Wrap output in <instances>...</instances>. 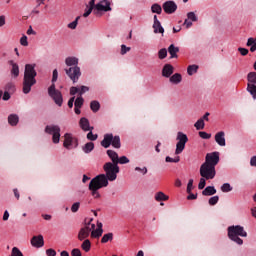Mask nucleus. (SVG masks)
Listing matches in <instances>:
<instances>
[{
    "label": "nucleus",
    "mask_w": 256,
    "mask_h": 256,
    "mask_svg": "<svg viewBox=\"0 0 256 256\" xmlns=\"http://www.w3.org/2000/svg\"><path fill=\"white\" fill-rule=\"evenodd\" d=\"M107 155L110 157L112 164L117 165V161L119 160V154L113 150H107Z\"/></svg>",
    "instance_id": "obj_22"
},
{
    "label": "nucleus",
    "mask_w": 256,
    "mask_h": 256,
    "mask_svg": "<svg viewBox=\"0 0 256 256\" xmlns=\"http://www.w3.org/2000/svg\"><path fill=\"white\" fill-rule=\"evenodd\" d=\"M182 76L179 73H176L170 77V83H174V85H179L182 81Z\"/></svg>",
    "instance_id": "obj_27"
},
{
    "label": "nucleus",
    "mask_w": 256,
    "mask_h": 256,
    "mask_svg": "<svg viewBox=\"0 0 256 256\" xmlns=\"http://www.w3.org/2000/svg\"><path fill=\"white\" fill-rule=\"evenodd\" d=\"M199 137H201V139H211V134H209L207 132L200 131Z\"/></svg>",
    "instance_id": "obj_51"
},
{
    "label": "nucleus",
    "mask_w": 256,
    "mask_h": 256,
    "mask_svg": "<svg viewBox=\"0 0 256 256\" xmlns=\"http://www.w3.org/2000/svg\"><path fill=\"white\" fill-rule=\"evenodd\" d=\"M221 191L223 193H229V191H233V187H231V184L229 183H224L222 186H221Z\"/></svg>",
    "instance_id": "obj_41"
},
{
    "label": "nucleus",
    "mask_w": 256,
    "mask_h": 256,
    "mask_svg": "<svg viewBox=\"0 0 256 256\" xmlns=\"http://www.w3.org/2000/svg\"><path fill=\"white\" fill-rule=\"evenodd\" d=\"M192 191H193V179H190L187 185V193H191Z\"/></svg>",
    "instance_id": "obj_56"
},
{
    "label": "nucleus",
    "mask_w": 256,
    "mask_h": 256,
    "mask_svg": "<svg viewBox=\"0 0 256 256\" xmlns=\"http://www.w3.org/2000/svg\"><path fill=\"white\" fill-rule=\"evenodd\" d=\"M46 133L52 136L53 143H59L61 139V128L58 125H48L45 128Z\"/></svg>",
    "instance_id": "obj_10"
},
{
    "label": "nucleus",
    "mask_w": 256,
    "mask_h": 256,
    "mask_svg": "<svg viewBox=\"0 0 256 256\" xmlns=\"http://www.w3.org/2000/svg\"><path fill=\"white\" fill-rule=\"evenodd\" d=\"M79 125L82 131H93V127L89 125V120L85 117L80 119Z\"/></svg>",
    "instance_id": "obj_17"
},
{
    "label": "nucleus",
    "mask_w": 256,
    "mask_h": 256,
    "mask_svg": "<svg viewBox=\"0 0 256 256\" xmlns=\"http://www.w3.org/2000/svg\"><path fill=\"white\" fill-rule=\"evenodd\" d=\"M238 51L241 55H243V57L249 54V50L247 48H238Z\"/></svg>",
    "instance_id": "obj_58"
},
{
    "label": "nucleus",
    "mask_w": 256,
    "mask_h": 256,
    "mask_svg": "<svg viewBox=\"0 0 256 256\" xmlns=\"http://www.w3.org/2000/svg\"><path fill=\"white\" fill-rule=\"evenodd\" d=\"M219 203V196H213L209 199V205H217Z\"/></svg>",
    "instance_id": "obj_49"
},
{
    "label": "nucleus",
    "mask_w": 256,
    "mask_h": 256,
    "mask_svg": "<svg viewBox=\"0 0 256 256\" xmlns=\"http://www.w3.org/2000/svg\"><path fill=\"white\" fill-rule=\"evenodd\" d=\"M90 108L93 111V113H97V111H99V109H101V104H99L98 101H92L90 103Z\"/></svg>",
    "instance_id": "obj_37"
},
{
    "label": "nucleus",
    "mask_w": 256,
    "mask_h": 256,
    "mask_svg": "<svg viewBox=\"0 0 256 256\" xmlns=\"http://www.w3.org/2000/svg\"><path fill=\"white\" fill-rule=\"evenodd\" d=\"M247 91L256 99V84H247Z\"/></svg>",
    "instance_id": "obj_33"
},
{
    "label": "nucleus",
    "mask_w": 256,
    "mask_h": 256,
    "mask_svg": "<svg viewBox=\"0 0 256 256\" xmlns=\"http://www.w3.org/2000/svg\"><path fill=\"white\" fill-rule=\"evenodd\" d=\"M127 163H129V158H127V156H122V157L118 158L116 165H118V164L127 165Z\"/></svg>",
    "instance_id": "obj_42"
},
{
    "label": "nucleus",
    "mask_w": 256,
    "mask_h": 256,
    "mask_svg": "<svg viewBox=\"0 0 256 256\" xmlns=\"http://www.w3.org/2000/svg\"><path fill=\"white\" fill-rule=\"evenodd\" d=\"M154 33H165V29L161 26V22L157 19V15H154V24H153Z\"/></svg>",
    "instance_id": "obj_20"
},
{
    "label": "nucleus",
    "mask_w": 256,
    "mask_h": 256,
    "mask_svg": "<svg viewBox=\"0 0 256 256\" xmlns=\"http://www.w3.org/2000/svg\"><path fill=\"white\" fill-rule=\"evenodd\" d=\"M8 123L9 125L15 126L19 123V116L15 115V114H11L8 117Z\"/></svg>",
    "instance_id": "obj_31"
},
{
    "label": "nucleus",
    "mask_w": 256,
    "mask_h": 256,
    "mask_svg": "<svg viewBox=\"0 0 256 256\" xmlns=\"http://www.w3.org/2000/svg\"><path fill=\"white\" fill-rule=\"evenodd\" d=\"M92 12H93V7H90L84 12L83 17H89V15H91Z\"/></svg>",
    "instance_id": "obj_60"
},
{
    "label": "nucleus",
    "mask_w": 256,
    "mask_h": 256,
    "mask_svg": "<svg viewBox=\"0 0 256 256\" xmlns=\"http://www.w3.org/2000/svg\"><path fill=\"white\" fill-rule=\"evenodd\" d=\"M59 77V72L57 69L53 70L52 75V85L48 88V95L53 99L54 103L61 107L63 105V94H61V91L55 89V82L57 81V78Z\"/></svg>",
    "instance_id": "obj_4"
},
{
    "label": "nucleus",
    "mask_w": 256,
    "mask_h": 256,
    "mask_svg": "<svg viewBox=\"0 0 256 256\" xmlns=\"http://www.w3.org/2000/svg\"><path fill=\"white\" fill-rule=\"evenodd\" d=\"M135 171H139L140 173H142V175H147V167H136Z\"/></svg>",
    "instance_id": "obj_57"
},
{
    "label": "nucleus",
    "mask_w": 256,
    "mask_h": 256,
    "mask_svg": "<svg viewBox=\"0 0 256 256\" xmlns=\"http://www.w3.org/2000/svg\"><path fill=\"white\" fill-rule=\"evenodd\" d=\"M87 91H89V87L87 86H81L79 87H71L70 88V95H77V93H79L80 97L81 95L87 93Z\"/></svg>",
    "instance_id": "obj_16"
},
{
    "label": "nucleus",
    "mask_w": 256,
    "mask_h": 256,
    "mask_svg": "<svg viewBox=\"0 0 256 256\" xmlns=\"http://www.w3.org/2000/svg\"><path fill=\"white\" fill-rule=\"evenodd\" d=\"M90 132L87 134V139L89 141H97V134H93V130H89Z\"/></svg>",
    "instance_id": "obj_46"
},
{
    "label": "nucleus",
    "mask_w": 256,
    "mask_h": 256,
    "mask_svg": "<svg viewBox=\"0 0 256 256\" xmlns=\"http://www.w3.org/2000/svg\"><path fill=\"white\" fill-rule=\"evenodd\" d=\"M71 256H83V255L81 254V250L79 248H74L71 251Z\"/></svg>",
    "instance_id": "obj_54"
},
{
    "label": "nucleus",
    "mask_w": 256,
    "mask_h": 256,
    "mask_svg": "<svg viewBox=\"0 0 256 256\" xmlns=\"http://www.w3.org/2000/svg\"><path fill=\"white\" fill-rule=\"evenodd\" d=\"M187 18H188L189 21H197V15H195L194 12H189L187 14Z\"/></svg>",
    "instance_id": "obj_52"
},
{
    "label": "nucleus",
    "mask_w": 256,
    "mask_h": 256,
    "mask_svg": "<svg viewBox=\"0 0 256 256\" xmlns=\"http://www.w3.org/2000/svg\"><path fill=\"white\" fill-rule=\"evenodd\" d=\"M80 205H81V204H80L79 202L74 203V204L72 205V207H71L72 213H77V212L79 211Z\"/></svg>",
    "instance_id": "obj_53"
},
{
    "label": "nucleus",
    "mask_w": 256,
    "mask_h": 256,
    "mask_svg": "<svg viewBox=\"0 0 256 256\" xmlns=\"http://www.w3.org/2000/svg\"><path fill=\"white\" fill-rule=\"evenodd\" d=\"M215 193H217V190L215 189V187L213 186H207L203 192L202 195H204L205 197H209L211 195H215Z\"/></svg>",
    "instance_id": "obj_25"
},
{
    "label": "nucleus",
    "mask_w": 256,
    "mask_h": 256,
    "mask_svg": "<svg viewBox=\"0 0 256 256\" xmlns=\"http://www.w3.org/2000/svg\"><path fill=\"white\" fill-rule=\"evenodd\" d=\"M37 64H26L24 70V79H23V93L27 95L31 93V87L37 83L35 79L37 77V71L35 70Z\"/></svg>",
    "instance_id": "obj_2"
},
{
    "label": "nucleus",
    "mask_w": 256,
    "mask_h": 256,
    "mask_svg": "<svg viewBox=\"0 0 256 256\" xmlns=\"http://www.w3.org/2000/svg\"><path fill=\"white\" fill-rule=\"evenodd\" d=\"M46 255L47 256H55V255H57V252L53 249H48V250H46Z\"/></svg>",
    "instance_id": "obj_59"
},
{
    "label": "nucleus",
    "mask_w": 256,
    "mask_h": 256,
    "mask_svg": "<svg viewBox=\"0 0 256 256\" xmlns=\"http://www.w3.org/2000/svg\"><path fill=\"white\" fill-rule=\"evenodd\" d=\"M83 103H84V100H83V97H78L76 98L75 102H74V105L75 107H83Z\"/></svg>",
    "instance_id": "obj_45"
},
{
    "label": "nucleus",
    "mask_w": 256,
    "mask_h": 256,
    "mask_svg": "<svg viewBox=\"0 0 256 256\" xmlns=\"http://www.w3.org/2000/svg\"><path fill=\"white\" fill-rule=\"evenodd\" d=\"M74 103H75V96H73L72 98L69 99V101H68V107H69L70 109H72Z\"/></svg>",
    "instance_id": "obj_61"
},
{
    "label": "nucleus",
    "mask_w": 256,
    "mask_h": 256,
    "mask_svg": "<svg viewBox=\"0 0 256 256\" xmlns=\"http://www.w3.org/2000/svg\"><path fill=\"white\" fill-rule=\"evenodd\" d=\"M219 163V152L207 153L205 157V162L200 167V175L206 180L215 179L217 167Z\"/></svg>",
    "instance_id": "obj_1"
},
{
    "label": "nucleus",
    "mask_w": 256,
    "mask_h": 256,
    "mask_svg": "<svg viewBox=\"0 0 256 256\" xmlns=\"http://www.w3.org/2000/svg\"><path fill=\"white\" fill-rule=\"evenodd\" d=\"M163 77H169L173 75V66L171 64H166L162 70Z\"/></svg>",
    "instance_id": "obj_23"
},
{
    "label": "nucleus",
    "mask_w": 256,
    "mask_h": 256,
    "mask_svg": "<svg viewBox=\"0 0 256 256\" xmlns=\"http://www.w3.org/2000/svg\"><path fill=\"white\" fill-rule=\"evenodd\" d=\"M184 25L186 26V29H189V27H192L193 22L190 21L189 19H186V20L184 21Z\"/></svg>",
    "instance_id": "obj_62"
},
{
    "label": "nucleus",
    "mask_w": 256,
    "mask_h": 256,
    "mask_svg": "<svg viewBox=\"0 0 256 256\" xmlns=\"http://www.w3.org/2000/svg\"><path fill=\"white\" fill-rule=\"evenodd\" d=\"M64 147L65 149H73L77 147V138L73 137V134L66 133L64 135Z\"/></svg>",
    "instance_id": "obj_11"
},
{
    "label": "nucleus",
    "mask_w": 256,
    "mask_h": 256,
    "mask_svg": "<svg viewBox=\"0 0 256 256\" xmlns=\"http://www.w3.org/2000/svg\"><path fill=\"white\" fill-rule=\"evenodd\" d=\"M179 161V156H177L176 158H171L169 156L166 157V163H179Z\"/></svg>",
    "instance_id": "obj_48"
},
{
    "label": "nucleus",
    "mask_w": 256,
    "mask_h": 256,
    "mask_svg": "<svg viewBox=\"0 0 256 256\" xmlns=\"http://www.w3.org/2000/svg\"><path fill=\"white\" fill-rule=\"evenodd\" d=\"M151 11L152 13H157V15H161V13H163V8L159 4H153Z\"/></svg>",
    "instance_id": "obj_36"
},
{
    "label": "nucleus",
    "mask_w": 256,
    "mask_h": 256,
    "mask_svg": "<svg viewBox=\"0 0 256 256\" xmlns=\"http://www.w3.org/2000/svg\"><path fill=\"white\" fill-rule=\"evenodd\" d=\"M94 149L95 144L93 142H88L83 146L82 151H84V153H91Z\"/></svg>",
    "instance_id": "obj_29"
},
{
    "label": "nucleus",
    "mask_w": 256,
    "mask_h": 256,
    "mask_svg": "<svg viewBox=\"0 0 256 256\" xmlns=\"http://www.w3.org/2000/svg\"><path fill=\"white\" fill-rule=\"evenodd\" d=\"M228 237L237 245H243V239L239 237H247V233L243 226H230L228 227Z\"/></svg>",
    "instance_id": "obj_5"
},
{
    "label": "nucleus",
    "mask_w": 256,
    "mask_h": 256,
    "mask_svg": "<svg viewBox=\"0 0 256 256\" xmlns=\"http://www.w3.org/2000/svg\"><path fill=\"white\" fill-rule=\"evenodd\" d=\"M65 63L67 67H70L69 69H66V75L73 81V83H77L79 81V77H81V68H79L77 65H79V59L76 57H67L65 59Z\"/></svg>",
    "instance_id": "obj_3"
},
{
    "label": "nucleus",
    "mask_w": 256,
    "mask_h": 256,
    "mask_svg": "<svg viewBox=\"0 0 256 256\" xmlns=\"http://www.w3.org/2000/svg\"><path fill=\"white\" fill-rule=\"evenodd\" d=\"M20 44L22 45V47H27L29 45V41L27 40V36H22L20 38Z\"/></svg>",
    "instance_id": "obj_47"
},
{
    "label": "nucleus",
    "mask_w": 256,
    "mask_h": 256,
    "mask_svg": "<svg viewBox=\"0 0 256 256\" xmlns=\"http://www.w3.org/2000/svg\"><path fill=\"white\" fill-rule=\"evenodd\" d=\"M156 201H169V196L165 195L163 192H158L155 194Z\"/></svg>",
    "instance_id": "obj_34"
},
{
    "label": "nucleus",
    "mask_w": 256,
    "mask_h": 256,
    "mask_svg": "<svg viewBox=\"0 0 256 256\" xmlns=\"http://www.w3.org/2000/svg\"><path fill=\"white\" fill-rule=\"evenodd\" d=\"M31 245L32 247H36V249H39L45 245V241L43 240V235L34 236L31 239Z\"/></svg>",
    "instance_id": "obj_15"
},
{
    "label": "nucleus",
    "mask_w": 256,
    "mask_h": 256,
    "mask_svg": "<svg viewBox=\"0 0 256 256\" xmlns=\"http://www.w3.org/2000/svg\"><path fill=\"white\" fill-rule=\"evenodd\" d=\"M247 47H250L251 53H255V51H256V41H255V38H249L248 39Z\"/></svg>",
    "instance_id": "obj_32"
},
{
    "label": "nucleus",
    "mask_w": 256,
    "mask_h": 256,
    "mask_svg": "<svg viewBox=\"0 0 256 256\" xmlns=\"http://www.w3.org/2000/svg\"><path fill=\"white\" fill-rule=\"evenodd\" d=\"M92 239H99L103 235V223L97 222V228L90 231Z\"/></svg>",
    "instance_id": "obj_14"
},
{
    "label": "nucleus",
    "mask_w": 256,
    "mask_h": 256,
    "mask_svg": "<svg viewBox=\"0 0 256 256\" xmlns=\"http://www.w3.org/2000/svg\"><path fill=\"white\" fill-rule=\"evenodd\" d=\"M158 57L159 59H165V57H167V49L165 48L160 49L158 52Z\"/></svg>",
    "instance_id": "obj_44"
},
{
    "label": "nucleus",
    "mask_w": 256,
    "mask_h": 256,
    "mask_svg": "<svg viewBox=\"0 0 256 256\" xmlns=\"http://www.w3.org/2000/svg\"><path fill=\"white\" fill-rule=\"evenodd\" d=\"M109 185V180L105 174H99L94 177L90 183V187H94L95 189H103V187H107Z\"/></svg>",
    "instance_id": "obj_8"
},
{
    "label": "nucleus",
    "mask_w": 256,
    "mask_h": 256,
    "mask_svg": "<svg viewBox=\"0 0 256 256\" xmlns=\"http://www.w3.org/2000/svg\"><path fill=\"white\" fill-rule=\"evenodd\" d=\"M205 179H206V178H203V177L200 179V182H199V184H198V189H200V190H201V189H205V185H206Z\"/></svg>",
    "instance_id": "obj_55"
},
{
    "label": "nucleus",
    "mask_w": 256,
    "mask_h": 256,
    "mask_svg": "<svg viewBox=\"0 0 256 256\" xmlns=\"http://www.w3.org/2000/svg\"><path fill=\"white\" fill-rule=\"evenodd\" d=\"M79 19H81V16L76 17V19L68 24L69 29H77V24L79 23Z\"/></svg>",
    "instance_id": "obj_43"
},
{
    "label": "nucleus",
    "mask_w": 256,
    "mask_h": 256,
    "mask_svg": "<svg viewBox=\"0 0 256 256\" xmlns=\"http://www.w3.org/2000/svg\"><path fill=\"white\" fill-rule=\"evenodd\" d=\"M168 53L170 54L171 59H177V54L179 53V47L171 44L168 47Z\"/></svg>",
    "instance_id": "obj_21"
},
{
    "label": "nucleus",
    "mask_w": 256,
    "mask_h": 256,
    "mask_svg": "<svg viewBox=\"0 0 256 256\" xmlns=\"http://www.w3.org/2000/svg\"><path fill=\"white\" fill-rule=\"evenodd\" d=\"M112 147H115V149H120L121 148V138L119 136H112V142H111Z\"/></svg>",
    "instance_id": "obj_30"
},
{
    "label": "nucleus",
    "mask_w": 256,
    "mask_h": 256,
    "mask_svg": "<svg viewBox=\"0 0 256 256\" xmlns=\"http://www.w3.org/2000/svg\"><path fill=\"white\" fill-rule=\"evenodd\" d=\"M10 65H12L11 75L13 77H19V65L13 61H10Z\"/></svg>",
    "instance_id": "obj_26"
},
{
    "label": "nucleus",
    "mask_w": 256,
    "mask_h": 256,
    "mask_svg": "<svg viewBox=\"0 0 256 256\" xmlns=\"http://www.w3.org/2000/svg\"><path fill=\"white\" fill-rule=\"evenodd\" d=\"M215 141L220 147H225V132L220 131L215 135Z\"/></svg>",
    "instance_id": "obj_18"
},
{
    "label": "nucleus",
    "mask_w": 256,
    "mask_h": 256,
    "mask_svg": "<svg viewBox=\"0 0 256 256\" xmlns=\"http://www.w3.org/2000/svg\"><path fill=\"white\" fill-rule=\"evenodd\" d=\"M131 51V47H127L125 44L121 45V55H125Z\"/></svg>",
    "instance_id": "obj_50"
},
{
    "label": "nucleus",
    "mask_w": 256,
    "mask_h": 256,
    "mask_svg": "<svg viewBox=\"0 0 256 256\" xmlns=\"http://www.w3.org/2000/svg\"><path fill=\"white\" fill-rule=\"evenodd\" d=\"M177 144H176V155H181L183 151H185V145H187V141H189V138L187 137V134H184L183 132L177 133Z\"/></svg>",
    "instance_id": "obj_9"
},
{
    "label": "nucleus",
    "mask_w": 256,
    "mask_h": 256,
    "mask_svg": "<svg viewBox=\"0 0 256 256\" xmlns=\"http://www.w3.org/2000/svg\"><path fill=\"white\" fill-rule=\"evenodd\" d=\"M194 127L197 131H201V129H205V121L203 119H199L195 124Z\"/></svg>",
    "instance_id": "obj_39"
},
{
    "label": "nucleus",
    "mask_w": 256,
    "mask_h": 256,
    "mask_svg": "<svg viewBox=\"0 0 256 256\" xmlns=\"http://www.w3.org/2000/svg\"><path fill=\"white\" fill-rule=\"evenodd\" d=\"M82 241H83L81 244L82 251H84L85 253H89L91 251V240L85 239Z\"/></svg>",
    "instance_id": "obj_24"
},
{
    "label": "nucleus",
    "mask_w": 256,
    "mask_h": 256,
    "mask_svg": "<svg viewBox=\"0 0 256 256\" xmlns=\"http://www.w3.org/2000/svg\"><path fill=\"white\" fill-rule=\"evenodd\" d=\"M248 85H256V72H249L247 75Z\"/></svg>",
    "instance_id": "obj_28"
},
{
    "label": "nucleus",
    "mask_w": 256,
    "mask_h": 256,
    "mask_svg": "<svg viewBox=\"0 0 256 256\" xmlns=\"http://www.w3.org/2000/svg\"><path fill=\"white\" fill-rule=\"evenodd\" d=\"M95 229L93 218H86L84 220V226L78 232V241H85L91 235V230Z\"/></svg>",
    "instance_id": "obj_6"
},
{
    "label": "nucleus",
    "mask_w": 256,
    "mask_h": 256,
    "mask_svg": "<svg viewBox=\"0 0 256 256\" xmlns=\"http://www.w3.org/2000/svg\"><path fill=\"white\" fill-rule=\"evenodd\" d=\"M89 190L91 191V195L92 197H94V199H99L101 197V194L99 193V188L89 186Z\"/></svg>",
    "instance_id": "obj_35"
},
{
    "label": "nucleus",
    "mask_w": 256,
    "mask_h": 256,
    "mask_svg": "<svg viewBox=\"0 0 256 256\" xmlns=\"http://www.w3.org/2000/svg\"><path fill=\"white\" fill-rule=\"evenodd\" d=\"M250 165H251L252 167H256V156H253V157L251 158V160H250Z\"/></svg>",
    "instance_id": "obj_63"
},
{
    "label": "nucleus",
    "mask_w": 256,
    "mask_h": 256,
    "mask_svg": "<svg viewBox=\"0 0 256 256\" xmlns=\"http://www.w3.org/2000/svg\"><path fill=\"white\" fill-rule=\"evenodd\" d=\"M95 9L97 11H111V2L109 0H102L98 4L95 5Z\"/></svg>",
    "instance_id": "obj_13"
},
{
    "label": "nucleus",
    "mask_w": 256,
    "mask_h": 256,
    "mask_svg": "<svg viewBox=\"0 0 256 256\" xmlns=\"http://www.w3.org/2000/svg\"><path fill=\"white\" fill-rule=\"evenodd\" d=\"M112 239H113V233L104 234L101 239V243H109V241H111Z\"/></svg>",
    "instance_id": "obj_40"
},
{
    "label": "nucleus",
    "mask_w": 256,
    "mask_h": 256,
    "mask_svg": "<svg viewBox=\"0 0 256 256\" xmlns=\"http://www.w3.org/2000/svg\"><path fill=\"white\" fill-rule=\"evenodd\" d=\"M3 25H5V16L4 15L0 16V27H3Z\"/></svg>",
    "instance_id": "obj_64"
},
{
    "label": "nucleus",
    "mask_w": 256,
    "mask_h": 256,
    "mask_svg": "<svg viewBox=\"0 0 256 256\" xmlns=\"http://www.w3.org/2000/svg\"><path fill=\"white\" fill-rule=\"evenodd\" d=\"M162 8L167 15H173V13L177 11V4L174 1L169 0L164 2Z\"/></svg>",
    "instance_id": "obj_12"
},
{
    "label": "nucleus",
    "mask_w": 256,
    "mask_h": 256,
    "mask_svg": "<svg viewBox=\"0 0 256 256\" xmlns=\"http://www.w3.org/2000/svg\"><path fill=\"white\" fill-rule=\"evenodd\" d=\"M112 141H113V134H106L104 135V139L101 141V145L105 149H108V147H111Z\"/></svg>",
    "instance_id": "obj_19"
},
{
    "label": "nucleus",
    "mask_w": 256,
    "mask_h": 256,
    "mask_svg": "<svg viewBox=\"0 0 256 256\" xmlns=\"http://www.w3.org/2000/svg\"><path fill=\"white\" fill-rule=\"evenodd\" d=\"M103 169L106 173L108 181H115L117 179V173H119V165L107 162L104 164Z\"/></svg>",
    "instance_id": "obj_7"
},
{
    "label": "nucleus",
    "mask_w": 256,
    "mask_h": 256,
    "mask_svg": "<svg viewBox=\"0 0 256 256\" xmlns=\"http://www.w3.org/2000/svg\"><path fill=\"white\" fill-rule=\"evenodd\" d=\"M199 66L197 65H190L187 68V73L188 75H195V73L198 71Z\"/></svg>",
    "instance_id": "obj_38"
}]
</instances>
